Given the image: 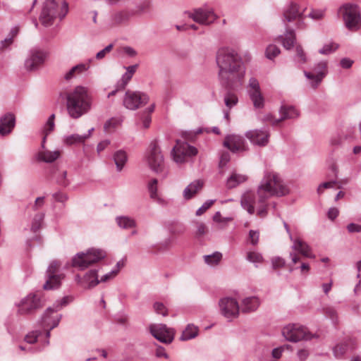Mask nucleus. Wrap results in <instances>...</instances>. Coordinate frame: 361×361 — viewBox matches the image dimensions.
Here are the masks:
<instances>
[{
  "mask_svg": "<svg viewBox=\"0 0 361 361\" xmlns=\"http://www.w3.org/2000/svg\"><path fill=\"white\" fill-rule=\"evenodd\" d=\"M47 54L45 51L33 48L29 51L25 61V68L28 71L37 70L45 61Z\"/></svg>",
  "mask_w": 361,
  "mask_h": 361,
  "instance_id": "nucleus-15",
  "label": "nucleus"
},
{
  "mask_svg": "<svg viewBox=\"0 0 361 361\" xmlns=\"http://www.w3.org/2000/svg\"><path fill=\"white\" fill-rule=\"evenodd\" d=\"M44 218V214L43 213H38L35 215V216L32 219V226H31L32 231L35 232L41 228Z\"/></svg>",
  "mask_w": 361,
  "mask_h": 361,
  "instance_id": "nucleus-47",
  "label": "nucleus"
},
{
  "mask_svg": "<svg viewBox=\"0 0 361 361\" xmlns=\"http://www.w3.org/2000/svg\"><path fill=\"white\" fill-rule=\"evenodd\" d=\"M16 118L11 113H7L0 117V135L5 136L10 134L15 127Z\"/></svg>",
  "mask_w": 361,
  "mask_h": 361,
  "instance_id": "nucleus-23",
  "label": "nucleus"
},
{
  "mask_svg": "<svg viewBox=\"0 0 361 361\" xmlns=\"http://www.w3.org/2000/svg\"><path fill=\"white\" fill-rule=\"evenodd\" d=\"M149 101V97L141 92L128 90L123 99V105L130 110H135L146 104Z\"/></svg>",
  "mask_w": 361,
  "mask_h": 361,
  "instance_id": "nucleus-14",
  "label": "nucleus"
},
{
  "mask_svg": "<svg viewBox=\"0 0 361 361\" xmlns=\"http://www.w3.org/2000/svg\"><path fill=\"white\" fill-rule=\"evenodd\" d=\"M118 226L123 229H129L136 226L135 221L128 216H118L116 219Z\"/></svg>",
  "mask_w": 361,
  "mask_h": 361,
  "instance_id": "nucleus-41",
  "label": "nucleus"
},
{
  "mask_svg": "<svg viewBox=\"0 0 361 361\" xmlns=\"http://www.w3.org/2000/svg\"><path fill=\"white\" fill-rule=\"evenodd\" d=\"M145 160L154 172L159 173L164 170V159L157 140H152L145 153Z\"/></svg>",
  "mask_w": 361,
  "mask_h": 361,
  "instance_id": "nucleus-7",
  "label": "nucleus"
},
{
  "mask_svg": "<svg viewBox=\"0 0 361 361\" xmlns=\"http://www.w3.org/2000/svg\"><path fill=\"white\" fill-rule=\"evenodd\" d=\"M288 193V189L281 177L274 172H267L257 188L259 208L257 216L264 218L268 214L267 200L274 196L281 197Z\"/></svg>",
  "mask_w": 361,
  "mask_h": 361,
  "instance_id": "nucleus-2",
  "label": "nucleus"
},
{
  "mask_svg": "<svg viewBox=\"0 0 361 361\" xmlns=\"http://www.w3.org/2000/svg\"><path fill=\"white\" fill-rule=\"evenodd\" d=\"M68 11V4L65 1L47 0L39 16V20L43 25L48 27L53 24L56 17L63 18Z\"/></svg>",
  "mask_w": 361,
  "mask_h": 361,
  "instance_id": "nucleus-4",
  "label": "nucleus"
},
{
  "mask_svg": "<svg viewBox=\"0 0 361 361\" xmlns=\"http://www.w3.org/2000/svg\"><path fill=\"white\" fill-rule=\"evenodd\" d=\"M113 159L116 166V171L121 172L126 164L128 157L124 150L120 149L114 152Z\"/></svg>",
  "mask_w": 361,
  "mask_h": 361,
  "instance_id": "nucleus-31",
  "label": "nucleus"
},
{
  "mask_svg": "<svg viewBox=\"0 0 361 361\" xmlns=\"http://www.w3.org/2000/svg\"><path fill=\"white\" fill-rule=\"evenodd\" d=\"M203 186V182L197 180L189 184L183 191L184 197L187 200L192 198Z\"/></svg>",
  "mask_w": 361,
  "mask_h": 361,
  "instance_id": "nucleus-34",
  "label": "nucleus"
},
{
  "mask_svg": "<svg viewBox=\"0 0 361 361\" xmlns=\"http://www.w3.org/2000/svg\"><path fill=\"white\" fill-rule=\"evenodd\" d=\"M61 264L58 261H52L47 270V281L43 285L45 290H52L59 287L61 281L63 278V274H58Z\"/></svg>",
  "mask_w": 361,
  "mask_h": 361,
  "instance_id": "nucleus-12",
  "label": "nucleus"
},
{
  "mask_svg": "<svg viewBox=\"0 0 361 361\" xmlns=\"http://www.w3.org/2000/svg\"><path fill=\"white\" fill-rule=\"evenodd\" d=\"M347 229L349 233H360L361 225L350 223L347 226Z\"/></svg>",
  "mask_w": 361,
  "mask_h": 361,
  "instance_id": "nucleus-64",
  "label": "nucleus"
},
{
  "mask_svg": "<svg viewBox=\"0 0 361 361\" xmlns=\"http://www.w3.org/2000/svg\"><path fill=\"white\" fill-rule=\"evenodd\" d=\"M296 56L299 63L304 64L307 61L306 54L300 45L296 47Z\"/></svg>",
  "mask_w": 361,
  "mask_h": 361,
  "instance_id": "nucleus-53",
  "label": "nucleus"
},
{
  "mask_svg": "<svg viewBox=\"0 0 361 361\" xmlns=\"http://www.w3.org/2000/svg\"><path fill=\"white\" fill-rule=\"evenodd\" d=\"M216 62L219 68V78L221 82L230 88L242 84L245 75V65L242 56L234 49L221 47L216 54Z\"/></svg>",
  "mask_w": 361,
  "mask_h": 361,
  "instance_id": "nucleus-1",
  "label": "nucleus"
},
{
  "mask_svg": "<svg viewBox=\"0 0 361 361\" xmlns=\"http://www.w3.org/2000/svg\"><path fill=\"white\" fill-rule=\"evenodd\" d=\"M61 156V151L54 150H42L37 154V159L39 161L46 163H52L59 158Z\"/></svg>",
  "mask_w": 361,
  "mask_h": 361,
  "instance_id": "nucleus-30",
  "label": "nucleus"
},
{
  "mask_svg": "<svg viewBox=\"0 0 361 361\" xmlns=\"http://www.w3.org/2000/svg\"><path fill=\"white\" fill-rule=\"evenodd\" d=\"M71 300L72 298L68 296L63 298L61 300H58L54 303L52 306L47 307L46 310V314H50L57 312L63 307L67 305L71 301Z\"/></svg>",
  "mask_w": 361,
  "mask_h": 361,
  "instance_id": "nucleus-38",
  "label": "nucleus"
},
{
  "mask_svg": "<svg viewBox=\"0 0 361 361\" xmlns=\"http://www.w3.org/2000/svg\"><path fill=\"white\" fill-rule=\"evenodd\" d=\"M118 273V269H113L110 272L102 276L101 279L99 280V282H106V281L114 278L117 275Z\"/></svg>",
  "mask_w": 361,
  "mask_h": 361,
  "instance_id": "nucleus-62",
  "label": "nucleus"
},
{
  "mask_svg": "<svg viewBox=\"0 0 361 361\" xmlns=\"http://www.w3.org/2000/svg\"><path fill=\"white\" fill-rule=\"evenodd\" d=\"M189 16L196 23L202 25H209L216 18L212 10L198 8L190 13Z\"/></svg>",
  "mask_w": 361,
  "mask_h": 361,
  "instance_id": "nucleus-22",
  "label": "nucleus"
},
{
  "mask_svg": "<svg viewBox=\"0 0 361 361\" xmlns=\"http://www.w3.org/2000/svg\"><path fill=\"white\" fill-rule=\"evenodd\" d=\"M152 7V0H142L137 6L134 12V16L147 13L151 11Z\"/></svg>",
  "mask_w": 361,
  "mask_h": 361,
  "instance_id": "nucleus-40",
  "label": "nucleus"
},
{
  "mask_svg": "<svg viewBox=\"0 0 361 361\" xmlns=\"http://www.w3.org/2000/svg\"><path fill=\"white\" fill-rule=\"evenodd\" d=\"M223 145L232 152H239L247 150V147L243 137L238 135H227Z\"/></svg>",
  "mask_w": 361,
  "mask_h": 361,
  "instance_id": "nucleus-20",
  "label": "nucleus"
},
{
  "mask_svg": "<svg viewBox=\"0 0 361 361\" xmlns=\"http://www.w3.org/2000/svg\"><path fill=\"white\" fill-rule=\"evenodd\" d=\"M54 119H55V114H52L50 115V116L48 118L43 129V133L46 134V135H48L49 133H51L54 129Z\"/></svg>",
  "mask_w": 361,
  "mask_h": 361,
  "instance_id": "nucleus-49",
  "label": "nucleus"
},
{
  "mask_svg": "<svg viewBox=\"0 0 361 361\" xmlns=\"http://www.w3.org/2000/svg\"><path fill=\"white\" fill-rule=\"evenodd\" d=\"M222 258V254L219 252H215L212 255H204V262L209 266L217 265Z\"/></svg>",
  "mask_w": 361,
  "mask_h": 361,
  "instance_id": "nucleus-44",
  "label": "nucleus"
},
{
  "mask_svg": "<svg viewBox=\"0 0 361 361\" xmlns=\"http://www.w3.org/2000/svg\"><path fill=\"white\" fill-rule=\"evenodd\" d=\"M246 137L255 145L264 147L269 142V132L267 130H252L245 133Z\"/></svg>",
  "mask_w": 361,
  "mask_h": 361,
  "instance_id": "nucleus-21",
  "label": "nucleus"
},
{
  "mask_svg": "<svg viewBox=\"0 0 361 361\" xmlns=\"http://www.w3.org/2000/svg\"><path fill=\"white\" fill-rule=\"evenodd\" d=\"M41 334L39 331H33L26 335L25 340L27 343H34L37 341L38 336Z\"/></svg>",
  "mask_w": 361,
  "mask_h": 361,
  "instance_id": "nucleus-56",
  "label": "nucleus"
},
{
  "mask_svg": "<svg viewBox=\"0 0 361 361\" xmlns=\"http://www.w3.org/2000/svg\"><path fill=\"white\" fill-rule=\"evenodd\" d=\"M56 182L59 185L66 187L69 184V180L67 178V171H63L60 173L56 178Z\"/></svg>",
  "mask_w": 361,
  "mask_h": 361,
  "instance_id": "nucleus-55",
  "label": "nucleus"
},
{
  "mask_svg": "<svg viewBox=\"0 0 361 361\" xmlns=\"http://www.w3.org/2000/svg\"><path fill=\"white\" fill-rule=\"evenodd\" d=\"M214 202V200H209L206 201L201 207H200L197 212L196 215L200 216L202 215L204 212H205Z\"/></svg>",
  "mask_w": 361,
  "mask_h": 361,
  "instance_id": "nucleus-59",
  "label": "nucleus"
},
{
  "mask_svg": "<svg viewBox=\"0 0 361 361\" xmlns=\"http://www.w3.org/2000/svg\"><path fill=\"white\" fill-rule=\"evenodd\" d=\"M259 306V300L257 297H248L242 300L240 307V313L250 314L255 311Z\"/></svg>",
  "mask_w": 361,
  "mask_h": 361,
  "instance_id": "nucleus-25",
  "label": "nucleus"
},
{
  "mask_svg": "<svg viewBox=\"0 0 361 361\" xmlns=\"http://www.w3.org/2000/svg\"><path fill=\"white\" fill-rule=\"evenodd\" d=\"M199 334V329L197 326L189 324L183 330L179 340L181 341H187L196 338Z\"/></svg>",
  "mask_w": 361,
  "mask_h": 361,
  "instance_id": "nucleus-29",
  "label": "nucleus"
},
{
  "mask_svg": "<svg viewBox=\"0 0 361 361\" xmlns=\"http://www.w3.org/2000/svg\"><path fill=\"white\" fill-rule=\"evenodd\" d=\"M327 73V62L325 61H321L316 63L312 71H304L305 76L310 80V85L314 89L317 88Z\"/></svg>",
  "mask_w": 361,
  "mask_h": 361,
  "instance_id": "nucleus-10",
  "label": "nucleus"
},
{
  "mask_svg": "<svg viewBox=\"0 0 361 361\" xmlns=\"http://www.w3.org/2000/svg\"><path fill=\"white\" fill-rule=\"evenodd\" d=\"M282 334L287 341L291 342H298L302 339L310 340L312 338L305 326L298 324H290L283 327Z\"/></svg>",
  "mask_w": 361,
  "mask_h": 361,
  "instance_id": "nucleus-8",
  "label": "nucleus"
},
{
  "mask_svg": "<svg viewBox=\"0 0 361 361\" xmlns=\"http://www.w3.org/2000/svg\"><path fill=\"white\" fill-rule=\"evenodd\" d=\"M259 234L257 231L250 230L249 232V238L250 240L251 244L253 245H256L259 241Z\"/></svg>",
  "mask_w": 361,
  "mask_h": 361,
  "instance_id": "nucleus-60",
  "label": "nucleus"
},
{
  "mask_svg": "<svg viewBox=\"0 0 361 361\" xmlns=\"http://www.w3.org/2000/svg\"><path fill=\"white\" fill-rule=\"evenodd\" d=\"M280 118L274 120L273 126L287 119H294L299 116L298 111L293 106L282 105L279 109Z\"/></svg>",
  "mask_w": 361,
  "mask_h": 361,
  "instance_id": "nucleus-24",
  "label": "nucleus"
},
{
  "mask_svg": "<svg viewBox=\"0 0 361 361\" xmlns=\"http://www.w3.org/2000/svg\"><path fill=\"white\" fill-rule=\"evenodd\" d=\"M197 153V149L195 147L180 140L176 141V145L171 151L174 161L179 164L185 162L188 157L195 156Z\"/></svg>",
  "mask_w": 361,
  "mask_h": 361,
  "instance_id": "nucleus-9",
  "label": "nucleus"
},
{
  "mask_svg": "<svg viewBox=\"0 0 361 361\" xmlns=\"http://www.w3.org/2000/svg\"><path fill=\"white\" fill-rule=\"evenodd\" d=\"M19 29L18 27L11 28L8 35L1 41L0 49H4L8 47L13 43V39L18 35Z\"/></svg>",
  "mask_w": 361,
  "mask_h": 361,
  "instance_id": "nucleus-43",
  "label": "nucleus"
},
{
  "mask_svg": "<svg viewBox=\"0 0 361 361\" xmlns=\"http://www.w3.org/2000/svg\"><path fill=\"white\" fill-rule=\"evenodd\" d=\"M306 9V7H302L296 3L291 2L283 12V20L286 22L298 20L297 27L302 28L305 27L303 20Z\"/></svg>",
  "mask_w": 361,
  "mask_h": 361,
  "instance_id": "nucleus-11",
  "label": "nucleus"
},
{
  "mask_svg": "<svg viewBox=\"0 0 361 361\" xmlns=\"http://www.w3.org/2000/svg\"><path fill=\"white\" fill-rule=\"evenodd\" d=\"M247 93L255 108L262 109L264 106V98L261 92L258 80L255 78L249 80Z\"/></svg>",
  "mask_w": 361,
  "mask_h": 361,
  "instance_id": "nucleus-17",
  "label": "nucleus"
},
{
  "mask_svg": "<svg viewBox=\"0 0 361 361\" xmlns=\"http://www.w3.org/2000/svg\"><path fill=\"white\" fill-rule=\"evenodd\" d=\"M324 16V11L322 10H312L309 14L308 17L314 20H319Z\"/></svg>",
  "mask_w": 361,
  "mask_h": 361,
  "instance_id": "nucleus-63",
  "label": "nucleus"
},
{
  "mask_svg": "<svg viewBox=\"0 0 361 361\" xmlns=\"http://www.w3.org/2000/svg\"><path fill=\"white\" fill-rule=\"evenodd\" d=\"M279 39L285 49H290L295 42V32L293 29H287L284 35L279 36Z\"/></svg>",
  "mask_w": 361,
  "mask_h": 361,
  "instance_id": "nucleus-28",
  "label": "nucleus"
},
{
  "mask_svg": "<svg viewBox=\"0 0 361 361\" xmlns=\"http://www.w3.org/2000/svg\"><path fill=\"white\" fill-rule=\"evenodd\" d=\"M119 123L120 121L117 118H110L105 123L104 126V129L106 130H109L111 128H115L116 126H117L119 124Z\"/></svg>",
  "mask_w": 361,
  "mask_h": 361,
  "instance_id": "nucleus-61",
  "label": "nucleus"
},
{
  "mask_svg": "<svg viewBox=\"0 0 361 361\" xmlns=\"http://www.w3.org/2000/svg\"><path fill=\"white\" fill-rule=\"evenodd\" d=\"M42 307L39 296L35 293H30L23 298L18 305V312L20 314H32Z\"/></svg>",
  "mask_w": 361,
  "mask_h": 361,
  "instance_id": "nucleus-13",
  "label": "nucleus"
},
{
  "mask_svg": "<svg viewBox=\"0 0 361 361\" xmlns=\"http://www.w3.org/2000/svg\"><path fill=\"white\" fill-rule=\"evenodd\" d=\"M66 101V110L68 116L78 119L87 114L92 108V99L88 90L83 86H77L63 93Z\"/></svg>",
  "mask_w": 361,
  "mask_h": 361,
  "instance_id": "nucleus-3",
  "label": "nucleus"
},
{
  "mask_svg": "<svg viewBox=\"0 0 361 361\" xmlns=\"http://www.w3.org/2000/svg\"><path fill=\"white\" fill-rule=\"evenodd\" d=\"M339 13L348 30L353 32L361 30V12L357 5L345 4L340 8Z\"/></svg>",
  "mask_w": 361,
  "mask_h": 361,
  "instance_id": "nucleus-6",
  "label": "nucleus"
},
{
  "mask_svg": "<svg viewBox=\"0 0 361 361\" xmlns=\"http://www.w3.org/2000/svg\"><path fill=\"white\" fill-rule=\"evenodd\" d=\"M271 264L274 269L282 268L285 266L286 261L280 257H276L272 258Z\"/></svg>",
  "mask_w": 361,
  "mask_h": 361,
  "instance_id": "nucleus-57",
  "label": "nucleus"
},
{
  "mask_svg": "<svg viewBox=\"0 0 361 361\" xmlns=\"http://www.w3.org/2000/svg\"><path fill=\"white\" fill-rule=\"evenodd\" d=\"M138 67L137 64L124 67L126 72L122 75L121 80L117 82V90H124L132 79L134 73L136 72Z\"/></svg>",
  "mask_w": 361,
  "mask_h": 361,
  "instance_id": "nucleus-27",
  "label": "nucleus"
},
{
  "mask_svg": "<svg viewBox=\"0 0 361 361\" xmlns=\"http://www.w3.org/2000/svg\"><path fill=\"white\" fill-rule=\"evenodd\" d=\"M114 45L112 44H109L102 50L99 51L96 54V59L98 60L103 59L107 54H109L113 49Z\"/></svg>",
  "mask_w": 361,
  "mask_h": 361,
  "instance_id": "nucleus-58",
  "label": "nucleus"
},
{
  "mask_svg": "<svg viewBox=\"0 0 361 361\" xmlns=\"http://www.w3.org/2000/svg\"><path fill=\"white\" fill-rule=\"evenodd\" d=\"M98 270L91 269L83 277L84 287L91 288L99 283L97 275Z\"/></svg>",
  "mask_w": 361,
  "mask_h": 361,
  "instance_id": "nucleus-33",
  "label": "nucleus"
},
{
  "mask_svg": "<svg viewBox=\"0 0 361 361\" xmlns=\"http://www.w3.org/2000/svg\"><path fill=\"white\" fill-rule=\"evenodd\" d=\"M350 349L348 343H341L333 348V353L336 357L341 358Z\"/></svg>",
  "mask_w": 361,
  "mask_h": 361,
  "instance_id": "nucleus-45",
  "label": "nucleus"
},
{
  "mask_svg": "<svg viewBox=\"0 0 361 361\" xmlns=\"http://www.w3.org/2000/svg\"><path fill=\"white\" fill-rule=\"evenodd\" d=\"M106 255V253L104 250L90 248L85 252L77 253L72 259V265L80 270H84L104 259Z\"/></svg>",
  "mask_w": 361,
  "mask_h": 361,
  "instance_id": "nucleus-5",
  "label": "nucleus"
},
{
  "mask_svg": "<svg viewBox=\"0 0 361 361\" xmlns=\"http://www.w3.org/2000/svg\"><path fill=\"white\" fill-rule=\"evenodd\" d=\"M42 322L44 324V329L46 331V337L47 338L50 336V331L56 327L60 322L58 317H42Z\"/></svg>",
  "mask_w": 361,
  "mask_h": 361,
  "instance_id": "nucleus-39",
  "label": "nucleus"
},
{
  "mask_svg": "<svg viewBox=\"0 0 361 361\" xmlns=\"http://www.w3.org/2000/svg\"><path fill=\"white\" fill-rule=\"evenodd\" d=\"M280 54V49L274 44H270L266 49V56L269 59H273Z\"/></svg>",
  "mask_w": 361,
  "mask_h": 361,
  "instance_id": "nucleus-52",
  "label": "nucleus"
},
{
  "mask_svg": "<svg viewBox=\"0 0 361 361\" xmlns=\"http://www.w3.org/2000/svg\"><path fill=\"white\" fill-rule=\"evenodd\" d=\"M338 47L339 46L338 44L331 42L324 44L323 47L319 50V53L322 55H329L334 52L338 48Z\"/></svg>",
  "mask_w": 361,
  "mask_h": 361,
  "instance_id": "nucleus-46",
  "label": "nucleus"
},
{
  "mask_svg": "<svg viewBox=\"0 0 361 361\" xmlns=\"http://www.w3.org/2000/svg\"><path fill=\"white\" fill-rule=\"evenodd\" d=\"M133 16V10H122L114 13L111 18L114 24L119 25L127 22Z\"/></svg>",
  "mask_w": 361,
  "mask_h": 361,
  "instance_id": "nucleus-32",
  "label": "nucleus"
},
{
  "mask_svg": "<svg viewBox=\"0 0 361 361\" xmlns=\"http://www.w3.org/2000/svg\"><path fill=\"white\" fill-rule=\"evenodd\" d=\"M219 307L221 313L224 316H238L240 313L238 301L231 297H225L220 299Z\"/></svg>",
  "mask_w": 361,
  "mask_h": 361,
  "instance_id": "nucleus-18",
  "label": "nucleus"
},
{
  "mask_svg": "<svg viewBox=\"0 0 361 361\" xmlns=\"http://www.w3.org/2000/svg\"><path fill=\"white\" fill-rule=\"evenodd\" d=\"M246 259L254 264L262 263L264 260L262 255L257 252H248L246 255Z\"/></svg>",
  "mask_w": 361,
  "mask_h": 361,
  "instance_id": "nucleus-51",
  "label": "nucleus"
},
{
  "mask_svg": "<svg viewBox=\"0 0 361 361\" xmlns=\"http://www.w3.org/2000/svg\"><path fill=\"white\" fill-rule=\"evenodd\" d=\"M85 137L83 135L72 134L65 136L63 142L66 145H72L75 144H82L85 142Z\"/></svg>",
  "mask_w": 361,
  "mask_h": 361,
  "instance_id": "nucleus-42",
  "label": "nucleus"
},
{
  "mask_svg": "<svg viewBox=\"0 0 361 361\" xmlns=\"http://www.w3.org/2000/svg\"><path fill=\"white\" fill-rule=\"evenodd\" d=\"M257 192L255 193L252 191H247L243 193L240 199L241 207L245 209L248 214H254L256 211L257 214V209L259 208Z\"/></svg>",
  "mask_w": 361,
  "mask_h": 361,
  "instance_id": "nucleus-19",
  "label": "nucleus"
},
{
  "mask_svg": "<svg viewBox=\"0 0 361 361\" xmlns=\"http://www.w3.org/2000/svg\"><path fill=\"white\" fill-rule=\"evenodd\" d=\"M153 307L157 314L166 316L169 313L166 307L161 302H156Z\"/></svg>",
  "mask_w": 361,
  "mask_h": 361,
  "instance_id": "nucleus-54",
  "label": "nucleus"
},
{
  "mask_svg": "<svg viewBox=\"0 0 361 361\" xmlns=\"http://www.w3.org/2000/svg\"><path fill=\"white\" fill-rule=\"evenodd\" d=\"M247 176L243 174L233 173L227 179L226 185L228 188H233L247 180Z\"/></svg>",
  "mask_w": 361,
  "mask_h": 361,
  "instance_id": "nucleus-37",
  "label": "nucleus"
},
{
  "mask_svg": "<svg viewBox=\"0 0 361 361\" xmlns=\"http://www.w3.org/2000/svg\"><path fill=\"white\" fill-rule=\"evenodd\" d=\"M88 69V66L85 63H79L72 67L68 72L64 75V79L67 81L75 78L76 76L82 74Z\"/></svg>",
  "mask_w": 361,
  "mask_h": 361,
  "instance_id": "nucleus-35",
  "label": "nucleus"
},
{
  "mask_svg": "<svg viewBox=\"0 0 361 361\" xmlns=\"http://www.w3.org/2000/svg\"><path fill=\"white\" fill-rule=\"evenodd\" d=\"M151 334L159 341L164 344H170L174 339L175 333L173 329L164 324H153L149 327Z\"/></svg>",
  "mask_w": 361,
  "mask_h": 361,
  "instance_id": "nucleus-16",
  "label": "nucleus"
},
{
  "mask_svg": "<svg viewBox=\"0 0 361 361\" xmlns=\"http://www.w3.org/2000/svg\"><path fill=\"white\" fill-rule=\"evenodd\" d=\"M157 183L158 181L156 178L152 179L147 184V189L149 193V196L152 199H157Z\"/></svg>",
  "mask_w": 361,
  "mask_h": 361,
  "instance_id": "nucleus-48",
  "label": "nucleus"
},
{
  "mask_svg": "<svg viewBox=\"0 0 361 361\" xmlns=\"http://www.w3.org/2000/svg\"><path fill=\"white\" fill-rule=\"evenodd\" d=\"M293 242L292 249L298 252L303 257L314 259L315 257L311 252L310 246L304 241L299 238H295L291 240Z\"/></svg>",
  "mask_w": 361,
  "mask_h": 361,
  "instance_id": "nucleus-26",
  "label": "nucleus"
},
{
  "mask_svg": "<svg viewBox=\"0 0 361 361\" xmlns=\"http://www.w3.org/2000/svg\"><path fill=\"white\" fill-rule=\"evenodd\" d=\"M238 101L237 96L233 93L228 92L224 96V103L229 109L236 105Z\"/></svg>",
  "mask_w": 361,
  "mask_h": 361,
  "instance_id": "nucleus-50",
  "label": "nucleus"
},
{
  "mask_svg": "<svg viewBox=\"0 0 361 361\" xmlns=\"http://www.w3.org/2000/svg\"><path fill=\"white\" fill-rule=\"evenodd\" d=\"M290 257L293 264H296L298 262H300V265L298 268L300 270L301 274L307 275L309 273L310 269V264L302 262L300 256L295 252H290Z\"/></svg>",
  "mask_w": 361,
  "mask_h": 361,
  "instance_id": "nucleus-36",
  "label": "nucleus"
}]
</instances>
